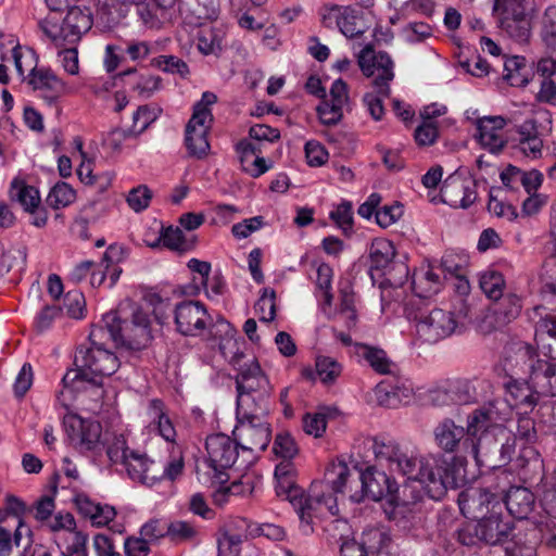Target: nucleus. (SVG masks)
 Returning a JSON list of instances; mask_svg holds the SVG:
<instances>
[{
	"label": "nucleus",
	"instance_id": "16",
	"mask_svg": "<svg viewBox=\"0 0 556 556\" xmlns=\"http://www.w3.org/2000/svg\"><path fill=\"white\" fill-rule=\"evenodd\" d=\"M174 320L176 329L182 336L202 334L212 324V318L200 301H182L175 306Z\"/></svg>",
	"mask_w": 556,
	"mask_h": 556
},
{
	"label": "nucleus",
	"instance_id": "44",
	"mask_svg": "<svg viewBox=\"0 0 556 556\" xmlns=\"http://www.w3.org/2000/svg\"><path fill=\"white\" fill-rule=\"evenodd\" d=\"M184 467L185 462L181 452L174 453L165 465L156 462V467H151L150 473L152 475L149 479L152 480V485L163 479L175 481L182 475Z\"/></svg>",
	"mask_w": 556,
	"mask_h": 556
},
{
	"label": "nucleus",
	"instance_id": "32",
	"mask_svg": "<svg viewBox=\"0 0 556 556\" xmlns=\"http://www.w3.org/2000/svg\"><path fill=\"white\" fill-rule=\"evenodd\" d=\"M504 502L513 517L526 519L534 509L535 496L527 488L513 486L506 493Z\"/></svg>",
	"mask_w": 556,
	"mask_h": 556
},
{
	"label": "nucleus",
	"instance_id": "27",
	"mask_svg": "<svg viewBox=\"0 0 556 556\" xmlns=\"http://www.w3.org/2000/svg\"><path fill=\"white\" fill-rule=\"evenodd\" d=\"M28 84L47 101L59 99L66 89L65 83L47 67H39L33 74H28Z\"/></svg>",
	"mask_w": 556,
	"mask_h": 556
},
{
	"label": "nucleus",
	"instance_id": "26",
	"mask_svg": "<svg viewBox=\"0 0 556 556\" xmlns=\"http://www.w3.org/2000/svg\"><path fill=\"white\" fill-rule=\"evenodd\" d=\"M507 122L502 116H483L477 121V138L482 147L495 153L501 151L506 139L504 127Z\"/></svg>",
	"mask_w": 556,
	"mask_h": 556
},
{
	"label": "nucleus",
	"instance_id": "59",
	"mask_svg": "<svg viewBox=\"0 0 556 556\" xmlns=\"http://www.w3.org/2000/svg\"><path fill=\"white\" fill-rule=\"evenodd\" d=\"M58 51V62L70 75H78L79 73V59H78V50L76 45H65L62 47H56Z\"/></svg>",
	"mask_w": 556,
	"mask_h": 556
},
{
	"label": "nucleus",
	"instance_id": "36",
	"mask_svg": "<svg viewBox=\"0 0 556 556\" xmlns=\"http://www.w3.org/2000/svg\"><path fill=\"white\" fill-rule=\"evenodd\" d=\"M121 464L132 480L152 485V480L149 478L152 475L151 467H156V462L150 459L144 453L134 450Z\"/></svg>",
	"mask_w": 556,
	"mask_h": 556
},
{
	"label": "nucleus",
	"instance_id": "52",
	"mask_svg": "<svg viewBox=\"0 0 556 556\" xmlns=\"http://www.w3.org/2000/svg\"><path fill=\"white\" fill-rule=\"evenodd\" d=\"M160 109L151 105H141L132 115L131 135L142 134L159 116Z\"/></svg>",
	"mask_w": 556,
	"mask_h": 556
},
{
	"label": "nucleus",
	"instance_id": "15",
	"mask_svg": "<svg viewBox=\"0 0 556 556\" xmlns=\"http://www.w3.org/2000/svg\"><path fill=\"white\" fill-rule=\"evenodd\" d=\"M239 444L237 440H232L230 437L217 433L206 438L205 448L207 454V463L214 470L215 477L220 482L226 481L223 478L226 469L231 468L238 460Z\"/></svg>",
	"mask_w": 556,
	"mask_h": 556
},
{
	"label": "nucleus",
	"instance_id": "6",
	"mask_svg": "<svg viewBox=\"0 0 556 556\" xmlns=\"http://www.w3.org/2000/svg\"><path fill=\"white\" fill-rule=\"evenodd\" d=\"M43 34L55 47L77 45L81 36L92 26L91 13L88 9L71 7L62 18L47 15L40 23Z\"/></svg>",
	"mask_w": 556,
	"mask_h": 556
},
{
	"label": "nucleus",
	"instance_id": "39",
	"mask_svg": "<svg viewBox=\"0 0 556 556\" xmlns=\"http://www.w3.org/2000/svg\"><path fill=\"white\" fill-rule=\"evenodd\" d=\"M415 403L420 405L443 406L452 404L450 387L443 384H417Z\"/></svg>",
	"mask_w": 556,
	"mask_h": 556
},
{
	"label": "nucleus",
	"instance_id": "55",
	"mask_svg": "<svg viewBox=\"0 0 556 556\" xmlns=\"http://www.w3.org/2000/svg\"><path fill=\"white\" fill-rule=\"evenodd\" d=\"M316 372L323 382L334 381L341 377L343 366L330 356H318L315 363Z\"/></svg>",
	"mask_w": 556,
	"mask_h": 556
},
{
	"label": "nucleus",
	"instance_id": "42",
	"mask_svg": "<svg viewBox=\"0 0 556 556\" xmlns=\"http://www.w3.org/2000/svg\"><path fill=\"white\" fill-rule=\"evenodd\" d=\"M441 281L438 274L430 267L420 268L413 274L412 287L419 298H429L440 290Z\"/></svg>",
	"mask_w": 556,
	"mask_h": 556
},
{
	"label": "nucleus",
	"instance_id": "43",
	"mask_svg": "<svg viewBox=\"0 0 556 556\" xmlns=\"http://www.w3.org/2000/svg\"><path fill=\"white\" fill-rule=\"evenodd\" d=\"M63 556H88V534L76 529L59 536Z\"/></svg>",
	"mask_w": 556,
	"mask_h": 556
},
{
	"label": "nucleus",
	"instance_id": "23",
	"mask_svg": "<svg viewBox=\"0 0 556 556\" xmlns=\"http://www.w3.org/2000/svg\"><path fill=\"white\" fill-rule=\"evenodd\" d=\"M365 396L368 404L389 408L412 404L416 400L413 384H375Z\"/></svg>",
	"mask_w": 556,
	"mask_h": 556
},
{
	"label": "nucleus",
	"instance_id": "10",
	"mask_svg": "<svg viewBox=\"0 0 556 556\" xmlns=\"http://www.w3.org/2000/svg\"><path fill=\"white\" fill-rule=\"evenodd\" d=\"M511 531V521L504 520L502 509H496L481 520L464 526L458 531V541L467 546L478 542L495 545L504 542Z\"/></svg>",
	"mask_w": 556,
	"mask_h": 556
},
{
	"label": "nucleus",
	"instance_id": "53",
	"mask_svg": "<svg viewBox=\"0 0 556 556\" xmlns=\"http://www.w3.org/2000/svg\"><path fill=\"white\" fill-rule=\"evenodd\" d=\"M392 243L384 239L375 240L370 248V260L376 268L386 267L394 257Z\"/></svg>",
	"mask_w": 556,
	"mask_h": 556
},
{
	"label": "nucleus",
	"instance_id": "45",
	"mask_svg": "<svg viewBox=\"0 0 556 556\" xmlns=\"http://www.w3.org/2000/svg\"><path fill=\"white\" fill-rule=\"evenodd\" d=\"M539 37L543 46L556 52V5H548L539 21Z\"/></svg>",
	"mask_w": 556,
	"mask_h": 556
},
{
	"label": "nucleus",
	"instance_id": "29",
	"mask_svg": "<svg viewBox=\"0 0 556 556\" xmlns=\"http://www.w3.org/2000/svg\"><path fill=\"white\" fill-rule=\"evenodd\" d=\"M144 243L152 249L164 247L179 253L191 251L195 245L194 239L188 238L179 227L174 226H161L155 239H146Z\"/></svg>",
	"mask_w": 556,
	"mask_h": 556
},
{
	"label": "nucleus",
	"instance_id": "61",
	"mask_svg": "<svg viewBox=\"0 0 556 556\" xmlns=\"http://www.w3.org/2000/svg\"><path fill=\"white\" fill-rule=\"evenodd\" d=\"M63 306L70 317L75 319L83 318L86 311V301L83 292L78 290L68 291L64 296Z\"/></svg>",
	"mask_w": 556,
	"mask_h": 556
},
{
	"label": "nucleus",
	"instance_id": "18",
	"mask_svg": "<svg viewBox=\"0 0 556 556\" xmlns=\"http://www.w3.org/2000/svg\"><path fill=\"white\" fill-rule=\"evenodd\" d=\"M364 443L372 451L379 463H384L391 470L403 476L409 470L416 456L404 451L395 441L383 437L367 438Z\"/></svg>",
	"mask_w": 556,
	"mask_h": 556
},
{
	"label": "nucleus",
	"instance_id": "21",
	"mask_svg": "<svg viewBox=\"0 0 556 556\" xmlns=\"http://www.w3.org/2000/svg\"><path fill=\"white\" fill-rule=\"evenodd\" d=\"M456 327L457 321L452 312L434 308L418 320L416 330L424 341L435 343L451 336Z\"/></svg>",
	"mask_w": 556,
	"mask_h": 556
},
{
	"label": "nucleus",
	"instance_id": "62",
	"mask_svg": "<svg viewBox=\"0 0 556 556\" xmlns=\"http://www.w3.org/2000/svg\"><path fill=\"white\" fill-rule=\"evenodd\" d=\"M330 218L334 224L342 229L343 232L352 230L353 226V211L352 204L348 201H343L338 204L329 214Z\"/></svg>",
	"mask_w": 556,
	"mask_h": 556
},
{
	"label": "nucleus",
	"instance_id": "34",
	"mask_svg": "<svg viewBox=\"0 0 556 556\" xmlns=\"http://www.w3.org/2000/svg\"><path fill=\"white\" fill-rule=\"evenodd\" d=\"M467 434L466 428L458 426L452 419H444L434 429V440L438 446L446 453H455Z\"/></svg>",
	"mask_w": 556,
	"mask_h": 556
},
{
	"label": "nucleus",
	"instance_id": "22",
	"mask_svg": "<svg viewBox=\"0 0 556 556\" xmlns=\"http://www.w3.org/2000/svg\"><path fill=\"white\" fill-rule=\"evenodd\" d=\"M350 110L349 87L341 78L336 79L326 93V98L317 106V113L324 125L331 126L338 124L344 114Z\"/></svg>",
	"mask_w": 556,
	"mask_h": 556
},
{
	"label": "nucleus",
	"instance_id": "19",
	"mask_svg": "<svg viewBox=\"0 0 556 556\" xmlns=\"http://www.w3.org/2000/svg\"><path fill=\"white\" fill-rule=\"evenodd\" d=\"M63 427L70 442L80 450L90 451L100 443L102 427L97 420L68 413L63 417Z\"/></svg>",
	"mask_w": 556,
	"mask_h": 556
},
{
	"label": "nucleus",
	"instance_id": "31",
	"mask_svg": "<svg viewBox=\"0 0 556 556\" xmlns=\"http://www.w3.org/2000/svg\"><path fill=\"white\" fill-rule=\"evenodd\" d=\"M135 5L141 25L148 29H160L170 18L167 7L159 0H147Z\"/></svg>",
	"mask_w": 556,
	"mask_h": 556
},
{
	"label": "nucleus",
	"instance_id": "57",
	"mask_svg": "<svg viewBox=\"0 0 556 556\" xmlns=\"http://www.w3.org/2000/svg\"><path fill=\"white\" fill-rule=\"evenodd\" d=\"M152 65L165 73L177 74L180 77H187L189 74L187 63L175 55H159L152 60Z\"/></svg>",
	"mask_w": 556,
	"mask_h": 556
},
{
	"label": "nucleus",
	"instance_id": "38",
	"mask_svg": "<svg viewBox=\"0 0 556 556\" xmlns=\"http://www.w3.org/2000/svg\"><path fill=\"white\" fill-rule=\"evenodd\" d=\"M2 62L12 63L16 70V73L21 77H25V74L29 72L33 74L34 71H37V59L35 52L21 45H15L10 53L3 54L1 56Z\"/></svg>",
	"mask_w": 556,
	"mask_h": 556
},
{
	"label": "nucleus",
	"instance_id": "14",
	"mask_svg": "<svg viewBox=\"0 0 556 556\" xmlns=\"http://www.w3.org/2000/svg\"><path fill=\"white\" fill-rule=\"evenodd\" d=\"M321 22L327 28H338L348 38L359 37L367 29L363 12L350 5L325 7Z\"/></svg>",
	"mask_w": 556,
	"mask_h": 556
},
{
	"label": "nucleus",
	"instance_id": "2",
	"mask_svg": "<svg viewBox=\"0 0 556 556\" xmlns=\"http://www.w3.org/2000/svg\"><path fill=\"white\" fill-rule=\"evenodd\" d=\"M405 476L418 481L428 496L442 500L447 490L457 489L465 481V459L458 456L421 457L416 455Z\"/></svg>",
	"mask_w": 556,
	"mask_h": 556
},
{
	"label": "nucleus",
	"instance_id": "63",
	"mask_svg": "<svg viewBox=\"0 0 556 556\" xmlns=\"http://www.w3.org/2000/svg\"><path fill=\"white\" fill-rule=\"evenodd\" d=\"M306 162L309 166L319 167L327 163L329 153L317 140H309L304 147Z\"/></svg>",
	"mask_w": 556,
	"mask_h": 556
},
{
	"label": "nucleus",
	"instance_id": "28",
	"mask_svg": "<svg viewBox=\"0 0 556 556\" xmlns=\"http://www.w3.org/2000/svg\"><path fill=\"white\" fill-rule=\"evenodd\" d=\"M129 89L140 98L152 97L162 87V78L148 72L129 68L117 74Z\"/></svg>",
	"mask_w": 556,
	"mask_h": 556
},
{
	"label": "nucleus",
	"instance_id": "7",
	"mask_svg": "<svg viewBox=\"0 0 556 556\" xmlns=\"http://www.w3.org/2000/svg\"><path fill=\"white\" fill-rule=\"evenodd\" d=\"M504 420L505 417L497 407L496 401H489L468 415L466 431L467 435L471 438L470 453L478 465L493 466L489 451H484L482 435L500 426Z\"/></svg>",
	"mask_w": 556,
	"mask_h": 556
},
{
	"label": "nucleus",
	"instance_id": "24",
	"mask_svg": "<svg viewBox=\"0 0 556 556\" xmlns=\"http://www.w3.org/2000/svg\"><path fill=\"white\" fill-rule=\"evenodd\" d=\"M441 199L451 207L467 208L477 200L476 181L451 175L443 182Z\"/></svg>",
	"mask_w": 556,
	"mask_h": 556
},
{
	"label": "nucleus",
	"instance_id": "13",
	"mask_svg": "<svg viewBox=\"0 0 556 556\" xmlns=\"http://www.w3.org/2000/svg\"><path fill=\"white\" fill-rule=\"evenodd\" d=\"M235 439L245 452L260 453L266 450L271 439V428L266 418H238Z\"/></svg>",
	"mask_w": 556,
	"mask_h": 556
},
{
	"label": "nucleus",
	"instance_id": "49",
	"mask_svg": "<svg viewBox=\"0 0 556 556\" xmlns=\"http://www.w3.org/2000/svg\"><path fill=\"white\" fill-rule=\"evenodd\" d=\"M331 410L328 407H321L317 412L306 413L303 416V430L306 434L314 438H321L327 429V418Z\"/></svg>",
	"mask_w": 556,
	"mask_h": 556
},
{
	"label": "nucleus",
	"instance_id": "33",
	"mask_svg": "<svg viewBox=\"0 0 556 556\" xmlns=\"http://www.w3.org/2000/svg\"><path fill=\"white\" fill-rule=\"evenodd\" d=\"M242 169L253 177H258L269 169L266 160L262 157L260 143L240 141L237 144Z\"/></svg>",
	"mask_w": 556,
	"mask_h": 556
},
{
	"label": "nucleus",
	"instance_id": "47",
	"mask_svg": "<svg viewBox=\"0 0 556 556\" xmlns=\"http://www.w3.org/2000/svg\"><path fill=\"white\" fill-rule=\"evenodd\" d=\"M503 78L513 87H521L528 83V70L525 58L509 56L504 62Z\"/></svg>",
	"mask_w": 556,
	"mask_h": 556
},
{
	"label": "nucleus",
	"instance_id": "37",
	"mask_svg": "<svg viewBox=\"0 0 556 556\" xmlns=\"http://www.w3.org/2000/svg\"><path fill=\"white\" fill-rule=\"evenodd\" d=\"M26 268V252L22 248H13L4 252L0 260V277L16 283Z\"/></svg>",
	"mask_w": 556,
	"mask_h": 556
},
{
	"label": "nucleus",
	"instance_id": "1",
	"mask_svg": "<svg viewBox=\"0 0 556 556\" xmlns=\"http://www.w3.org/2000/svg\"><path fill=\"white\" fill-rule=\"evenodd\" d=\"M358 475L355 469L341 459L330 462L325 470L324 479L311 484L307 496L293 502V506L302 521L309 523L314 514L323 507L336 516L339 513L338 494L354 492L358 486Z\"/></svg>",
	"mask_w": 556,
	"mask_h": 556
},
{
	"label": "nucleus",
	"instance_id": "17",
	"mask_svg": "<svg viewBox=\"0 0 556 556\" xmlns=\"http://www.w3.org/2000/svg\"><path fill=\"white\" fill-rule=\"evenodd\" d=\"M270 389L262 384H237V417L266 418Z\"/></svg>",
	"mask_w": 556,
	"mask_h": 556
},
{
	"label": "nucleus",
	"instance_id": "50",
	"mask_svg": "<svg viewBox=\"0 0 556 556\" xmlns=\"http://www.w3.org/2000/svg\"><path fill=\"white\" fill-rule=\"evenodd\" d=\"M76 192L66 182H58L49 192L47 203L52 208H61L68 206L75 201Z\"/></svg>",
	"mask_w": 556,
	"mask_h": 556
},
{
	"label": "nucleus",
	"instance_id": "54",
	"mask_svg": "<svg viewBox=\"0 0 556 556\" xmlns=\"http://www.w3.org/2000/svg\"><path fill=\"white\" fill-rule=\"evenodd\" d=\"M276 292L273 289L265 288L255 303V313L261 321L269 323L276 316Z\"/></svg>",
	"mask_w": 556,
	"mask_h": 556
},
{
	"label": "nucleus",
	"instance_id": "9",
	"mask_svg": "<svg viewBox=\"0 0 556 556\" xmlns=\"http://www.w3.org/2000/svg\"><path fill=\"white\" fill-rule=\"evenodd\" d=\"M529 4L530 0H494L493 14L500 28L519 42H527L531 35Z\"/></svg>",
	"mask_w": 556,
	"mask_h": 556
},
{
	"label": "nucleus",
	"instance_id": "60",
	"mask_svg": "<svg viewBox=\"0 0 556 556\" xmlns=\"http://www.w3.org/2000/svg\"><path fill=\"white\" fill-rule=\"evenodd\" d=\"M223 40L218 33L213 29H204L198 37V49L204 54H217L222 51Z\"/></svg>",
	"mask_w": 556,
	"mask_h": 556
},
{
	"label": "nucleus",
	"instance_id": "12",
	"mask_svg": "<svg viewBox=\"0 0 556 556\" xmlns=\"http://www.w3.org/2000/svg\"><path fill=\"white\" fill-rule=\"evenodd\" d=\"M358 483H361L359 489L355 488V491L350 494L351 501L359 503L365 497L372 501L388 498L395 508L400 506L399 485L386 472L369 466L358 475Z\"/></svg>",
	"mask_w": 556,
	"mask_h": 556
},
{
	"label": "nucleus",
	"instance_id": "11",
	"mask_svg": "<svg viewBox=\"0 0 556 556\" xmlns=\"http://www.w3.org/2000/svg\"><path fill=\"white\" fill-rule=\"evenodd\" d=\"M518 356L527 367L528 376L523 368L515 367L510 361H505L495 370L498 378H509V382H528V380H549L556 377V366L543 359H535L536 351L528 343H521L518 349Z\"/></svg>",
	"mask_w": 556,
	"mask_h": 556
},
{
	"label": "nucleus",
	"instance_id": "4",
	"mask_svg": "<svg viewBox=\"0 0 556 556\" xmlns=\"http://www.w3.org/2000/svg\"><path fill=\"white\" fill-rule=\"evenodd\" d=\"M358 65L364 75L374 77L377 93H366L363 101L372 118L379 121L384 113L382 97L389 96V83L394 77L393 62L388 53L375 52L370 46H366L358 54Z\"/></svg>",
	"mask_w": 556,
	"mask_h": 556
},
{
	"label": "nucleus",
	"instance_id": "48",
	"mask_svg": "<svg viewBox=\"0 0 556 556\" xmlns=\"http://www.w3.org/2000/svg\"><path fill=\"white\" fill-rule=\"evenodd\" d=\"M480 288L490 300L497 301L504 296L506 282L500 271L489 269L480 276Z\"/></svg>",
	"mask_w": 556,
	"mask_h": 556
},
{
	"label": "nucleus",
	"instance_id": "5",
	"mask_svg": "<svg viewBox=\"0 0 556 556\" xmlns=\"http://www.w3.org/2000/svg\"><path fill=\"white\" fill-rule=\"evenodd\" d=\"M102 328L116 344L130 350L146 348L152 341L150 315L140 307H134L129 316L122 318L118 313L110 312L103 316Z\"/></svg>",
	"mask_w": 556,
	"mask_h": 556
},
{
	"label": "nucleus",
	"instance_id": "35",
	"mask_svg": "<svg viewBox=\"0 0 556 556\" xmlns=\"http://www.w3.org/2000/svg\"><path fill=\"white\" fill-rule=\"evenodd\" d=\"M76 505L79 513L89 518L92 526L98 528L108 526L116 517V510L113 506L94 503L86 496H78Z\"/></svg>",
	"mask_w": 556,
	"mask_h": 556
},
{
	"label": "nucleus",
	"instance_id": "20",
	"mask_svg": "<svg viewBox=\"0 0 556 556\" xmlns=\"http://www.w3.org/2000/svg\"><path fill=\"white\" fill-rule=\"evenodd\" d=\"M457 502L462 514L476 522L502 508L495 494L479 488H468L462 491Z\"/></svg>",
	"mask_w": 556,
	"mask_h": 556
},
{
	"label": "nucleus",
	"instance_id": "41",
	"mask_svg": "<svg viewBox=\"0 0 556 556\" xmlns=\"http://www.w3.org/2000/svg\"><path fill=\"white\" fill-rule=\"evenodd\" d=\"M333 318L341 323L345 328L352 329L357 324L356 299L351 288H344L340 291V303Z\"/></svg>",
	"mask_w": 556,
	"mask_h": 556
},
{
	"label": "nucleus",
	"instance_id": "51",
	"mask_svg": "<svg viewBox=\"0 0 556 556\" xmlns=\"http://www.w3.org/2000/svg\"><path fill=\"white\" fill-rule=\"evenodd\" d=\"M198 20H214L219 12L218 0H180Z\"/></svg>",
	"mask_w": 556,
	"mask_h": 556
},
{
	"label": "nucleus",
	"instance_id": "56",
	"mask_svg": "<svg viewBox=\"0 0 556 556\" xmlns=\"http://www.w3.org/2000/svg\"><path fill=\"white\" fill-rule=\"evenodd\" d=\"M507 390L514 394L519 405L533 408L543 396V392L533 390L531 384H505Z\"/></svg>",
	"mask_w": 556,
	"mask_h": 556
},
{
	"label": "nucleus",
	"instance_id": "46",
	"mask_svg": "<svg viewBox=\"0 0 556 556\" xmlns=\"http://www.w3.org/2000/svg\"><path fill=\"white\" fill-rule=\"evenodd\" d=\"M199 529L189 521L174 520L168 522V539L172 543L195 544L199 542Z\"/></svg>",
	"mask_w": 556,
	"mask_h": 556
},
{
	"label": "nucleus",
	"instance_id": "58",
	"mask_svg": "<svg viewBox=\"0 0 556 556\" xmlns=\"http://www.w3.org/2000/svg\"><path fill=\"white\" fill-rule=\"evenodd\" d=\"M273 452L278 457L291 459L298 454L299 448L293 437L289 432L282 431L276 434Z\"/></svg>",
	"mask_w": 556,
	"mask_h": 556
},
{
	"label": "nucleus",
	"instance_id": "3",
	"mask_svg": "<svg viewBox=\"0 0 556 556\" xmlns=\"http://www.w3.org/2000/svg\"><path fill=\"white\" fill-rule=\"evenodd\" d=\"M108 337L105 328L98 326L89 336V346L80 348L75 355V368L68 369L61 382H96L112 376L119 361L102 342Z\"/></svg>",
	"mask_w": 556,
	"mask_h": 556
},
{
	"label": "nucleus",
	"instance_id": "30",
	"mask_svg": "<svg viewBox=\"0 0 556 556\" xmlns=\"http://www.w3.org/2000/svg\"><path fill=\"white\" fill-rule=\"evenodd\" d=\"M330 540L340 543V556H367L363 544L349 539L350 527L345 520L334 519L326 528Z\"/></svg>",
	"mask_w": 556,
	"mask_h": 556
},
{
	"label": "nucleus",
	"instance_id": "64",
	"mask_svg": "<svg viewBox=\"0 0 556 556\" xmlns=\"http://www.w3.org/2000/svg\"><path fill=\"white\" fill-rule=\"evenodd\" d=\"M140 535L149 543H155L163 538H168V522L152 519L141 527Z\"/></svg>",
	"mask_w": 556,
	"mask_h": 556
},
{
	"label": "nucleus",
	"instance_id": "25",
	"mask_svg": "<svg viewBox=\"0 0 556 556\" xmlns=\"http://www.w3.org/2000/svg\"><path fill=\"white\" fill-rule=\"evenodd\" d=\"M353 354L358 363L369 366L375 372L401 378L400 367L383 349L367 343H354Z\"/></svg>",
	"mask_w": 556,
	"mask_h": 556
},
{
	"label": "nucleus",
	"instance_id": "40",
	"mask_svg": "<svg viewBox=\"0 0 556 556\" xmlns=\"http://www.w3.org/2000/svg\"><path fill=\"white\" fill-rule=\"evenodd\" d=\"M10 199L17 202L24 210H34L35 206L40 204L39 191L21 177H15L11 181L9 190Z\"/></svg>",
	"mask_w": 556,
	"mask_h": 556
},
{
	"label": "nucleus",
	"instance_id": "8",
	"mask_svg": "<svg viewBox=\"0 0 556 556\" xmlns=\"http://www.w3.org/2000/svg\"><path fill=\"white\" fill-rule=\"evenodd\" d=\"M216 101V94L204 92L201 100L194 104L192 116L186 127L187 150L190 155L198 159L204 157L210 150L207 134L213 123L211 106Z\"/></svg>",
	"mask_w": 556,
	"mask_h": 556
}]
</instances>
